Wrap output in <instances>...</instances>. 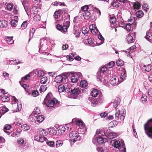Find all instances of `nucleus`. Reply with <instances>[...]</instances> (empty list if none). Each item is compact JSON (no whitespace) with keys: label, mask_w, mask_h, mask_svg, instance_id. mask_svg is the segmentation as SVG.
<instances>
[{"label":"nucleus","mask_w":152,"mask_h":152,"mask_svg":"<svg viewBox=\"0 0 152 152\" xmlns=\"http://www.w3.org/2000/svg\"><path fill=\"white\" fill-rule=\"evenodd\" d=\"M111 143L114 147L119 149L120 152H126V148L124 141L122 139L111 140Z\"/></svg>","instance_id":"nucleus-1"},{"label":"nucleus","mask_w":152,"mask_h":152,"mask_svg":"<svg viewBox=\"0 0 152 152\" xmlns=\"http://www.w3.org/2000/svg\"><path fill=\"white\" fill-rule=\"evenodd\" d=\"M39 45V51L40 53H44L48 55L47 52H42V50H46L48 48V45L50 43V38L49 37H45L43 39H41L40 40Z\"/></svg>","instance_id":"nucleus-2"},{"label":"nucleus","mask_w":152,"mask_h":152,"mask_svg":"<svg viewBox=\"0 0 152 152\" xmlns=\"http://www.w3.org/2000/svg\"><path fill=\"white\" fill-rule=\"evenodd\" d=\"M144 128L148 137L152 139V118L149 120L144 124Z\"/></svg>","instance_id":"nucleus-3"},{"label":"nucleus","mask_w":152,"mask_h":152,"mask_svg":"<svg viewBox=\"0 0 152 152\" xmlns=\"http://www.w3.org/2000/svg\"><path fill=\"white\" fill-rule=\"evenodd\" d=\"M126 110L124 109L122 110L121 111L120 110H116L115 115V118L117 120H120L123 121L125 116Z\"/></svg>","instance_id":"nucleus-4"},{"label":"nucleus","mask_w":152,"mask_h":152,"mask_svg":"<svg viewBox=\"0 0 152 152\" xmlns=\"http://www.w3.org/2000/svg\"><path fill=\"white\" fill-rule=\"evenodd\" d=\"M104 134L109 139H111L116 137L117 136L116 133L115 132H109L107 128H104L103 129Z\"/></svg>","instance_id":"nucleus-5"},{"label":"nucleus","mask_w":152,"mask_h":152,"mask_svg":"<svg viewBox=\"0 0 152 152\" xmlns=\"http://www.w3.org/2000/svg\"><path fill=\"white\" fill-rule=\"evenodd\" d=\"M67 78V76L65 75H64L63 74L61 75L56 76L55 78V81L56 83H60L64 81Z\"/></svg>","instance_id":"nucleus-6"},{"label":"nucleus","mask_w":152,"mask_h":152,"mask_svg":"<svg viewBox=\"0 0 152 152\" xmlns=\"http://www.w3.org/2000/svg\"><path fill=\"white\" fill-rule=\"evenodd\" d=\"M62 20L64 21V23L69 26L70 24V15L67 14H64L62 15Z\"/></svg>","instance_id":"nucleus-7"},{"label":"nucleus","mask_w":152,"mask_h":152,"mask_svg":"<svg viewBox=\"0 0 152 152\" xmlns=\"http://www.w3.org/2000/svg\"><path fill=\"white\" fill-rule=\"evenodd\" d=\"M69 27L67 25L64 23H63V26L59 24H57L56 26L57 29L62 32H66L67 31V28Z\"/></svg>","instance_id":"nucleus-8"},{"label":"nucleus","mask_w":152,"mask_h":152,"mask_svg":"<svg viewBox=\"0 0 152 152\" xmlns=\"http://www.w3.org/2000/svg\"><path fill=\"white\" fill-rule=\"evenodd\" d=\"M58 100L56 99H54L47 101L46 104H44L47 107H52L56 103L58 104Z\"/></svg>","instance_id":"nucleus-9"},{"label":"nucleus","mask_w":152,"mask_h":152,"mask_svg":"<svg viewBox=\"0 0 152 152\" xmlns=\"http://www.w3.org/2000/svg\"><path fill=\"white\" fill-rule=\"evenodd\" d=\"M56 99L53 97L52 94L51 92H49L48 94L45 98L43 102V104H46L47 101L52 100Z\"/></svg>","instance_id":"nucleus-10"},{"label":"nucleus","mask_w":152,"mask_h":152,"mask_svg":"<svg viewBox=\"0 0 152 152\" xmlns=\"http://www.w3.org/2000/svg\"><path fill=\"white\" fill-rule=\"evenodd\" d=\"M68 89H69V92H70L72 95L77 96L79 95V89L77 88H74L73 89H72L70 88H68Z\"/></svg>","instance_id":"nucleus-11"},{"label":"nucleus","mask_w":152,"mask_h":152,"mask_svg":"<svg viewBox=\"0 0 152 152\" xmlns=\"http://www.w3.org/2000/svg\"><path fill=\"white\" fill-rule=\"evenodd\" d=\"M105 75L104 73H103L100 71H98L96 75L97 79L98 81H102V80L104 77Z\"/></svg>","instance_id":"nucleus-12"},{"label":"nucleus","mask_w":152,"mask_h":152,"mask_svg":"<svg viewBox=\"0 0 152 152\" xmlns=\"http://www.w3.org/2000/svg\"><path fill=\"white\" fill-rule=\"evenodd\" d=\"M120 73L121 74L120 77L121 80H120V83L126 79V72L124 69H122L120 71Z\"/></svg>","instance_id":"nucleus-13"},{"label":"nucleus","mask_w":152,"mask_h":152,"mask_svg":"<svg viewBox=\"0 0 152 152\" xmlns=\"http://www.w3.org/2000/svg\"><path fill=\"white\" fill-rule=\"evenodd\" d=\"M119 82L118 78L116 77L113 76L110 80L109 82L113 86H115L118 84Z\"/></svg>","instance_id":"nucleus-14"},{"label":"nucleus","mask_w":152,"mask_h":152,"mask_svg":"<svg viewBox=\"0 0 152 152\" xmlns=\"http://www.w3.org/2000/svg\"><path fill=\"white\" fill-rule=\"evenodd\" d=\"M69 73H70V76L71 77V80L72 82L73 83H75L77 82L78 80V79L77 77L78 76L77 75H75L74 72H70Z\"/></svg>","instance_id":"nucleus-15"},{"label":"nucleus","mask_w":152,"mask_h":152,"mask_svg":"<svg viewBox=\"0 0 152 152\" xmlns=\"http://www.w3.org/2000/svg\"><path fill=\"white\" fill-rule=\"evenodd\" d=\"M88 100L91 102V106L93 107L96 106L98 103L97 100L94 97L89 96L88 97Z\"/></svg>","instance_id":"nucleus-16"},{"label":"nucleus","mask_w":152,"mask_h":152,"mask_svg":"<svg viewBox=\"0 0 152 152\" xmlns=\"http://www.w3.org/2000/svg\"><path fill=\"white\" fill-rule=\"evenodd\" d=\"M135 24L136 23H132L131 24L130 23H127L126 24L124 25V27H125L127 31H129L131 30L132 27V28H133V27H134V28H135Z\"/></svg>","instance_id":"nucleus-17"},{"label":"nucleus","mask_w":152,"mask_h":152,"mask_svg":"<svg viewBox=\"0 0 152 152\" xmlns=\"http://www.w3.org/2000/svg\"><path fill=\"white\" fill-rule=\"evenodd\" d=\"M120 103V99L118 97L112 100L111 102V104H113V106L115 108H116L119 105Z\"/></svg>","instance_id":"nucleus-18"},{"label":"nucleus","mask_w":152,"mask_h":152,"mask_svg":"<svg viewBox=\"0 0 152 152\" xmlns=\"http://www.w3.org/2000/svg\"><path fill=\"white\" fill-rule=\"evenodd\" d=\"M95 139L96 140V141L99 144L104 143L103 137H102L101 136H100V135H99L98 137H94L93 138L92 141L93 143H94V140Z\"/></svg>","instance_id":"nucleus-19"},{"label":"nucleus","mask_w":152,"mask_h":152,"mask_svg":"<svg viewBox=\"0 0 152 152\" xmlns=\"http://www.w3.org/2000/svg\"><path fill=\"white\" fill-rule=\"evenodd\" d=\"M152 68V66L151 64L144 65L142 67V71L149 72Z\"/></svg>","instance_id":"nucleus-20"},{"label":"nucleus","mask_w":152,"mask_h":152,"mask_svg":"<svg viewBox=\"0 0 152 152\" xmlns=\"http://www.w3.org/2000/svg\"><path fill=\"white\" fill-rule=\"evenodd\" d=\"M83 123V121L81 120H78L75 118H73L72 121V123H74L79 126H80Z\"/></svg>","instance_id":"nucleus-21"},{"label":"nucleus","mask_w":152,"mask_h":152,"mask_svg":"<svg viewBox=\"0 0 152 152\" xmlns=\"http://www.w3.org/2000/svg\"><path fill=\"white\" fill-rule=\"evenodd\" d=\"M59 129L58 130V133L60 134L63 135L65 131L66 128L64 126H61L59 127Z\"/></svg>","instance_id":"nucleus-22"},{"label":"nucleus","mask_w":152,"mask_h":152,"mask_svg":"<svg viewBox=\"0 0 152 152\" xmlns=\"http://www.w3.org/2000/svg\"><path fill=\"white\" fill-rule=\"evenodd\" d=\"M47 130H48L49 134L52 135L56 134L57 133L56 130L53 127L48 128Z\"/></svg>","instance_id":"nucleus-23"},{"label":"nucleus","mask_w":152,"mask_h":152,"mask_svg":"<svg viewBox=\"0 0 152 152\" xmlns=\"http://www.w3.org/2000/svg\"><path fill=\"white\" fill-rule=\"evenodd\" d=\"M97 102L101 103L103 102L104 100L103 96L102 93L99 91V96L98 98L96 99Z\"/></svg>","instance_id":"nucleus-24"},{"label":"nucleus","mask_w":152,"mask_h":152,"mask_svg":"<svg viewBox=\"0 0 152 152\" xmlns=\"http://www.w3.org/2000/svg\"><path fill=\"white\" fill-rule=\"evenodd\" d=\"M7 26V22L5 20H0V28H4Z\"/></svg>","instance_id":"nucleus-25"},{"label":"nucleus","mask_w":152,"mask_h":152,"mask_svg":"<svg viewBox=\"0 0 152 152\" xmlns=\"http://www.w3.org/2000/svg\"><path fill=\"white\" fill-rule=\"evenodd\" d=\"M133 37L131 35L128 34L126 37V41L127 43L129 44L133 42Z\"/></svg>","instance_id":"nucleus-26"},{"label":"nucleus","mask_w":152,"mask_h":152,"mask_svg":"<svg viewBox=\"0 0 152 152\" xmlns=\"http://www.w3.org/2000/svg\"><path fill=\"white\" fill-rule=\"evenodd\" d=\"M83 15L85 19L87 20L91 16V14L89 12H85L83 13Z\"/></svg>","instance_id":"nucleus-27"},{"label":"nucleus","mask_w":152,"mask_h":152,"mask_svg":"<svg viewBox=\"0 0 152 152\" xmlns=\"http://www.w3.org/2000/svg\"><path fill=\"white\" fill-rule=\"evenodd\" d=\"M145 38L147 40L151 42V41L152 40V33L147 32Z\"/></svg>","instance_id":"nucleus-28"},{"label":"nucleus","mask_w":152,"mask_h":152,"mask_svg":"<svg viewBox=\"0 0 152 152\" xmlns=\"http://www.w3.org/2000/svg\"><path fill=\"white\" fill-rule=\"evenodd\" d=\"M13 37H6V41L8 44L10 45L13 43L14 41L12 39Z\"/></svg>","instance_id":"nucleus-29"},{"label":"nucleus","mask_w":152,"mask_h":152,"mask_svg":"<svg viewBox=\"0 0 152 152\" xmlns=\"http://www.w3.org/2000/svg\"><path fill=\"white\" fill-rule=\"evenodd\" d=\"M35 30V29L34 28H32L30 29L29 32V38L28 42H29L30 40L33 37Z\"/></svg>","instance_id":"nucleus-30"},{"label":"nucleus","mask_w":152,"mask_h":152,"mask_svg":"<svg viewBox=\"0 0 152 152\" xmlns=\"http://www.w3.org/2000/svg\"><path fill=\"white\" fill-rule=\"evenodd\" d=\"M99 92L96 89H94L91 92L92 95L91 96H92L95 98L98 95H99Z\"/></svg>","instance_id":"nucleus-31"},{"label":"nucleus","mask_w":152,"mask_h":152,"mask_svg":"<svg viewBox=\"0 0 152 152\" xmlns=\"http://www.w3.org/2000/svg\"><path fill=\"white\" fill-rule=\"evenodd\" d=\"M148 96L150 101H152V88H150L148 90Z\"/></svg>","instance_id":"nucleus-32"},{"label":"nucleus","mask_w":152,"mask_h":152,"mask_svg":"<svg viewBox=\"0 0 152 152\" xmlns=\"http://www.w3.org/2000/svg\"><path fill=\"white\" fill-rule=\"evenodd\" d=\"M79 127L80 128V129L81 130L80 131V132L82 131V132L85 133L87 130V128L86 127H85V125L83 123L80 126H79Z\"/></svg>","instance_id":"nucleus-33"},{"label":"nucleus","mask_w":152,"mask_h":152,"mask_svg":"<svg viewBox=\"0 0 152 152\" xmlns=\"http://www.w3.org/2000/svg\"><path fill=\"white\" fill-rule=\"evenodd\" d=\"M80 86L82 88L86 87L88 85L87 82L85 80H81L80 82Z\"/></svg>","instance_id":"nucleus-34"},{"label":"nucleus","mask_w":152,"mask_h":152,"mask_svg":"<svg viewBox=\"0 0 152 152\" xmlns=\"http://www.w3.org/2000/svg\"><path fill=\"white\" fill-rule=\"evenodd\" d=\"M48 80V78L47 77L45 76L41 78L40 82L42 84H45Z\"/></svg>","instance_id":"nucleus-35"},{"label":"nucleus","mask_w":152,"mask_h":152,"mask_svg":"<svg viewBox=\"0 0 152 152\" xmlns=\"http://www.w3.org/2000/svg\"><path fill=\"white\" fill-rule=\"evenodd\" d=\"M2 111V114H4L9 111V109L5 106L0 107V111Z\"/></svg>","instance_id":"nucleus-36"},{"label":"nucleus","mask_w":152,"mask_h":152,"mask_svg":"<svg viewBox=\"0 0 152 152\" xmlns=\"http://www.w3.org/2000/svg\"><path fill=\"white\" fill-rule=\"evenodd\" d=\"M90 27H90L89 28L90 29H91V32L92 33L95 35L98 33L99 30L96 27L92 26V28L91 29V28Z\"/></svg>","instance_id":"nucleus-37"},{"label":"nucleus","mask_w":152,"mask_h":152,"mask_svg":"<svg viewBox=\"0 0 152 152\" xmlns=\"http://www.w3.org/2000/svg\"><path fill=\"white\" fill-rule=\"evenodd\" d=\"M58 90L59 92H64L65 90V86L62 84L59 85L58 87Z\"/></svg>","instance_id":"nucleus-38"},{"label":"nucleus","mask_w":152,"mask_h":152,"mask_svg":"<svg viewBox=\"0 0 152 152\" xmlns=\"http://www.w3.org/2000/svg\"><path fill=\"white\" fill-rule=\"evenodd\" d=\"M88 29L86 27L84 26L82 28V32L83 34L85 35L86 34H87L88 32Z\"/></svg>","instance_id":"nucleus-39"},{"label":"nucleus","mask_w":152,"mask_h":152,"mask_svg":"<svg viewBox=\"0 0 152 152\" xmlns=\"http://www.w3.org/2000/svg\"><path fill=\"white\" fill-rule=\"evenodd\" d=\"M37 122L40 123L42 122L44 120V118L43 116L39 115L37 118Z\"/></svg>","instance_id":"nucleus-40"},{"label":"nucleus","mask_w":152,"mask_h":152,"mask_svg":"<svg viewBox=\"0 0 152 152\" xmlns=\"http://www.w3.org/2000/svg\"><path fill=\"white\" fill-rule=\"evenodd\" d=\"M134 8L136 9H139L141 7V5L139 2L136 1L133 4Z\"/></svg>","instance_id":"nucleus-41"},{"label":"nucleus","mask_w":152,"mask_h":152,"mask_svg":"<svg viewBox=\"0 0 152 152\" xmlns=\"http://www.w3.org/2000/svg\"><path fill=\"white\" fill-rule=\"evenodd\" d=\"M10 99V97L5 95H4L1 98L2 101L4 102H8L9 101Z\"/></svg>","instance_id":"nucleus-42"},{"label":"nucleus","mask_w":152,"mask_h":152,"mask_svg":"<svg viewBox=\"0 0 152 152\" xmlns=\"http://www.w3.org/2000/svg\"><path fill=\"white\" fill-rule=\"evenodd\" d=\"M116 64L118 66H122L124 64V61L120 59H119L116 61Z\"/></svg>","instance_id":"nucleus-43"},{"label":"nucleus","mask_w":152,"mask_h":152,"mask_svg":"<svg viewBox=\"0 0 152 152\" xmlns=\"http://www.w3.org/2000/svg\"><path fill=\"white\" fill-rule=\"evenodd\" d=\"M63 144V142L62 141L60 140H57L56 141V147L58 148L62 145Z\"/></svg>","instance_id":"nucleus-44"},{"label":"nucleus","mask_w":152,"mask_h":152,"mask_svg":"<svg viewBox=\"0 0 152 152\" xmlns=\"http://www.w3.org/2000/svg\"><path fill=\"white\" fill-rule=\"evenodd\" d=\"M45 141H46V142L47 141H48V140L46 137H45L44 136H40L38 142H42Z\"/></svg>","instance_id":"nucleus-45"},{"label":"nucleus","mask_w":152,"mask_h":152,"mask_svg":"<svg viewBox=\"0 0 152 152\" xmlns=\"http://www.w3.org/2000/svg\"><path fill=\"white\" fill-rule=\"evenodd\" d=\"M61 14V13L59 12V10L58 11H56L54 12V18L56 19H57L60 16Z\"/></svg>","instance_id":"nucleus-46"},{"label":"nucleus","mask_w":152,"mask_h":152,"mask_svg":"<svg viewBox=\"0 0 152 152\" xmlns=\"http://www.w3.org/2000/svg\"><path fill=\"white\" fill-rule=\"evenodd\" d=\"M40 113L39 109L38 107H36L34 109V111L32 113V114L38 115Z\"/></svg>","instance_id":"nucleus-47"},{"label":"nucleus","mask_w":152,"mask_h":152,"mask_svg":"<svg viewBox=\"0 0 152 152\" xmlns=\"http://www.w3.org/2000/svg\"><path fill=\"white\" fill-rule=\"evenodd\" d=\"M43 129L40 128L37 131V133L40 136H44Z\"/></svg>","instance_id":"nucleus-48"},{"label":"nucleus","mask_w":152,"mask_h":152,"mask_svg":"<svg viewBox=\"0 0 152 152\" xmlns=\"http://www.w3.org/2000/svg\"><path fill=\"white\" fill-rule=\"evenodd\" d=\"M117 124V122L115 120H113L109 123L110 126L112 128L114 126H116Z\"/></svg>","instance_id":"nucleus-49"},{"label":"nucleus","mask_w":152,"mask_h":152,"mask_svg":"<svg viewBox=\"0 0 152 152\" xmlns=\"http://www.w3.org/2000/svg\"><path fill=\"white\" fill-rule=\"evenodd\" d=\"M144 13L142 11H139L137 14V17L138 18H140L143 16Z\"/></svg>","instance_id":"nucleus-50"},{"label":"nucleus","mask_w":152,"mask_h":152,"mask_svg":"<svg viewBox=\"0 0 152 152\" xmlns=\"http://www.w3.org/2000/svg\"><path fill=\"white\" fill-rule=\"evenodd\" d=\"M47 89V87L46 85H42L40 87L39 89V91L40 93H42V92L45 91Z\"/></svg>","instance_id":"nucleus-51"},{"label":"nucleus","mask_w":152,"mask_h":152,"mask_svg":"<svg viewBox=\"0 0 152 152\" xmlns=\"http://www.w3.org/2000/svg\"><path fill=\"white\" fill-rule=\"evenodd\" d=\"M35 117L36 116L32 114L31 115H30L29 116V121L30 122H33L35 120Z\"/></svg>","instance_id":"nucleus-52"},{"label":"nucleus","mask_w":152,"mask_h":152,"mask_svg":"<svg viewBox=\"0 0 152 152\" xmlns=\"http://www.w3.org/2000/svg\"><path fill=\"white\" fill-rule=\"evenodd\" d=\"M21 128L24 130H28L30 129V127L28 125L24 124L21 126Z\"/></svg>","instance_id":"nucleus-53"},{"label":"nucleus","mask_w":152,"mask_h":152,"mask_svg":"<svg viewBox=\"0 0 152 152\" xmlns=\"http://www.w3.org/2000/svg\"><path fill=\"white\" fill-rule=\"evenodd\" d=\"M89 8L88 5H86L83 6L81 8V10L83 11L87 12V11Z\"/></svg>","instance_id":"nucleus-54"},{"label":"nucleus","mask_w":152,"mask_h":152,"mask_svg":"<svg viewBox=\"0 0 152 152\" xmlns=\"http://www.w3.org/2000/svg\"><path fill=\"white\" fill-rule=\"evenodd\" d=\"M46 143L49 146L51 147H53L54 146V142L53 141H47Z\"/></svg>","instance_id":"nucleus-55"},{"label":"nucleus","mask_w":152,"mask_h":152,"mask_svg":"<svg viewBox=\"0 0 152 152\" xmlns=\"http://www.w3.org/2000/svg\"><path fill=\"white\" fill-rule=\"evenodd\" d=\"M39 93L37 90H34L32 92V94L34 97H36L38 95Z\"/></svg>","instance_id":"nucleus-56"},{"label":"nucleus","mask_w":152,"mask_h":152,"mask_svg":"<svg viewBox=\"0 0 152 152\" xmlns=\"http://www.w3.org/2000/svg\"><path fill=\"white\" fill-rule=\"evenodd\" d=\"M147 96L145 95H143L141 98V100L142 101V102L144 103L147 100Z\"/></svg>","instance_id":"nucleus-57"},{"label":"nucleus","mask_w":152,"mask_h":152,"mask_svg":"<svg viewBox=\"0 0 152 152\" xmlns=\"http://www.w3.org/2000/svg\"><path fill=\"white\" fill-rule=\"evenodd\" d=\"M107 70V69L106 67L103 66L98 71H100L101 72H102L103 73H104L106 72V71Z\"/></svg>","instance_id":"nucleus-58"},{"label":"nucleus","mask_w":152,"mask_h":152,"mask_svg":"<svg viewBox=\"0 0 152 152\" xmlns=\"http://www.w3.org/2000/svg\"><path fill=\"white\" fill-rule=\"evenodd\" d=\"M116 21V18L115 17H110V21L111 24H113Z\"/></svg>","instance_id":"nucleus-59"},{"label":"nucleus","mask_w":152,"mask_h":152,"mask_svg":"<svg viewBox=\"0 0 152 152\" xmlns=\"http://www.w3.org/2000/svg\"><path fill=\"white\" fill-rule=\"evenodd\" d=\"M17 21L15 20H12L11 22V24L12 26L15 27L17 25Z\"/></svg>","instance_id":"nucleus-60"},{"label":"nucleus","mask_w":152,"mask_h":152,"mask_svg":"<svg viewBox=\"0 0 152 152\" xmlns=\"http://www.w3.org/2000/svg\"><path fill=\"white\" fill-rule=\"evenodd\" d=\"M94 39L92 38H88V44L90 45L91 46H92V45H93L94 43Z\"/></svg>","instance_id":"nucleus-61"},{"label":"nucleus","mask_w":152,"mask_h":152,"mask_svg":"<svg viewBox=\"0 0 152 152\" xmlns=\"http://www.w3.org/2000/svg\"><path fill=\"white\" fill-rule=\"evenodd\" d=\"M115 64V63L114 61L110 62L108 63L107 65V67L109 68H112L113 66Z\"/></svg>","instance_id":"nucleus-62"},{"label":"nucleus","mask_w":152,"mask_h":152,"mask_svg":"<svg viewBox=\"0 0 152 152\" xmlns=\"http://www.w3.org/2000/svg\"><path fill=\"white\" fill-rule=\"evenodd\" d=\"M81 137L79 135L75 136V138H73V141L76 142V141H78L80 140Z\"/></svg>","instance_id":"nucleus-63"},{"label":"nucleus","mask_w":152,"mask_h":152,"mask_svg":"<svg viewBox=\"0 0 152 152\" xmlns=\"http://www.w3.org/2000/svg\"><path fill=\"white\" fill-rule=\"evenodd\" d=\"M27 21H24L21 25V27L22 29H24L27 27Z\"/></svg>","instance_id":"nucleus-64"}]
</instances>
